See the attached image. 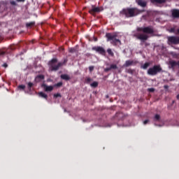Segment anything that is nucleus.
<instances>
[{"label":"nucleus","instance_id":"nucleus-1","mask_svg":"<svg viewBox=\"0 0 179 179\" xmlns=\"http://www.w3.org/2000/svg\"><path fill=\"white\" fill-rule=\"evenodd\" d=\"M137 31H143L144 33L136 32L133 35L137 40H141V43H145V41H148V38H149L148 34H153L155 33V30L151 27H138Z\"/></svg>","mask_w":179,"mask_h":179},{"label":"nucleus","instance_id":"nucleus-2","mask_svg":"<svg viewBox=\"0 0 179 179\" xmlns=\"http://www.w3.org/2000/svg\"><path fill=\"white\" fill-rule=\"evenodd\" d=\"M143 12H145V10H141L136 7H132L123 8L120 13V15L125 16V17L129 18L135 17V16H138V15H141V13H143Z\"/></svg>","mask_w":179,"mask_h":179},{"label":"nucleus","instance_id":"nucleus-3","mask_svg":"<svg viewBox=\"0 0 179 179\" xmlns=\"http://www.w3.org/2000/svg\"><path fill=\"white\" fill-rule=\"evenodd\" d=\"M57 62H58V59L57 58L52 59L49 62L48 65L50 66V71H51V72L58 71V69H59V68H61L62 65L66 63V60H64V62H59L57 65H55V64H57Z\"/></svg>","mask_w":179,"mask_h":179},{"label":"nucleus","instance_id":"nucleus-4","mask_svg":"<svg viewBox=\"0 0 179 179\" xmlns=\"http://www.w3.org/2000/svg\"><path fill=\"white\" fill-rule=\"evenodd\" d=\"M106 37L107 41H110V44L113 45H117L118 43L121 45V41L117 38V37H118V34H117V32L106 33Z\"/></svg>","mask_w":179,"mask_h":179},{"label":"nucleus","instance_id":"nucleus-5","mask_svg":"<svg viewBox=\"0 0 179 179\" xmlns=\"http://www.w3.org/2000/svg\"><path fill=\"white\" fill-rule=\"evenodd\" d=\"M162 71H163V69H162L160 65H155L148 70L147 73L150 76H156V75H157V73H160Z\"/></svg>","mask_w":179,"mask_h":179},{"label":"nucleus","instance_id":"nucleus-6","mask_svg":"<svg viewBox=\"0 0 179 179\" xmlns=\"http://www.w3.org/2000/svg\"><path fill=\"white\" fill-rule=\"evenodd\" d=\"M168 44L170 45V44H174L175 45H177V44H179V36H169L168 37Z\"/></svg>","mask_w":179,"mask_h":179},{"label":"nucleus","instance_id":"nucleus-7","mask_svg":"<svg viewBox=\"0 0 179 179\" xmlns=\"http://www.w3.org/2000/svg\"><path fill=\"white\" fill-rule=\"evenodd\" d=\"M92 50L94 51H96V52H99V54H101V55H106V50H104V48L102 47H93Z\"/></svg>","mask_w":179,"mask_h":179},{"label":"nucleus","instance_id":"nucleus-8","mask_svg":"<svg viewBox=\"0 0 179 179\" xmlns=\"http://www.w3.org/2000/svg\"><path fill=\"white\" fill-rule=\"evenodd\" d=\"M178 66V62H176L175 60H170L169 62V68L170 69H176V66Z\"/></svg>","mask_w":179,"mask_h":179},{"label":"nucleus","instance_id":"nucleus-9","mask_svg":"<svg viewBox=\"0 0 179 179\" xmlns=\"http://www.w3.org/2000/svg\"><path fill=\"white\" fill-rule=\"evenodd\" d=\"M136 3L141 8H146L148 6V2H146L145 0H136Z\"/></svg>","mask_w":179,"mask_h":179},{"label":"nucleus","instance_id":"nucleus-10","mask_svg":"<svg viewBox=\"0 0 179 179\" xmlns=\"http://www.w3.org/2000/svg\"><path fill=\"white\" fill-rule=\"evenodd\" d=\"M171 15H172V17H173V19H178L179 17V10L177 8H174L172 9L171 10Z\"/></svg>","mask_w":179,"mask_h":179},{"label":"nucleus","instance_id":"nucleus-11","mask_svg":"<svg viewBox=\"0 0 179 179\" xmlns=\"http://www.w3.org/2000/svg\"><path fill=\"white\" fill-rule=\"evenodd\" d=\"M99 12H100V8L94 7V6H92V8L89 10V13L91 15H94V13H99Z\"/></svg>","mask_w":179,"mask_h":179},{"label":"nucleus","instance_id":"nucleus-12","mask_svg":"<svg viewBox=\"0 0 179 179\" xmlns=\"http://www.w3.org/2000/svg\"><path fill=\"white\" fill-rule=\"evenodd\" d=\"M167 0H150L151 3H159L162 5V3H166Z\"/></svg>","mask_w":179,"mask_h":179},{"label":"nucleus","instance_id":"nucleus-13","mask_svg":"<svg viewBox=\"0 0 179 179\" xmlns=\"http://www.w3.org/2000/svg\"><path fill=\"white\" fill-rule=\"evenodd\" d=\"M134 64H136V62H134V60H127L124 66L128 67L131 66V65H134Z\"/></svg>","mask_w":179,"mask_h":179},{"label":"nucleus","instance_id":"nucleus-14","mask_svg":"<svg viewBox=\"0 0 179 179\" xmlns=\"http://www.w3.org/2000/svg\"><path fill=\"white\" fill-rule=\"evenodd\" d=\"M34 26H36V22L34 21L26 23V27L27 29H31Z\"/></svg>","mask_w":179,"mask_h":179},{"label":"nucleus","instance_id":"nucleus-15","mask_svg":"<svg viewBox=\"0 0 179 179\" xmlns=\"http://www.w3.org/2000/svg\"><path fill=\"white\" fill-rule=\"evenodd\" d=\"M34 86V83H31V82H29L27 83V89L29 90V92H33L34 88L33 87Z\"/></svg>","mask_w":179,"mask_h":179},{"label":"nucleus","instance_id":"nucleus-16","mask_svg":"<svg viewBox=\"0 0 179 179\" xmlns=\"http://www.w3.org/2000/svg\"><path fill=\"white\" fill-rule=\"evenodd\" d=\"M45 92H52L54 90V87L52 86H48V85H44Z\"/></svg>","mask_w":179,"mask_h":179},{"label":"nucleus","instance_id":"nucleus-17","mask_svg":"<svg viewBox=\"0 0 179 179\" xmlns=\"http://www.w3.org/2000/svg\"><path fill=\"white\" fill-rule=\"evenodd\" d=\"M39 97H42V99H45V100H47V99H48V95H47L45 93L41 92L38 93Z\"/></svg>","mask_w":179,"mask_h":179},{"label":"nucleus","instance_id":"nucleus-18","mask_svg":"<svg viewBox=\"0 0 179 179\" xmlns=\"http://www.w3.org/2000/svg\"><path fill=\"white\" fill-rule=\"evenodd\" d=\"M61 79H63V80H71V77H69V76H68V74H62L60 76Z\"/></svg>","mask_w":179,"mask_h":179},{"label":"nucleus","instance_id":"nucleus-19","mask_svg":"<svg viewBox=\"0 0 179 179\" xmlns=\"http://www.w3.org/2000/svg\"><path fill=\"white\" fill-rule=\"evenodd\" d=\"M44 80V75H38L35 78L36 82H40L41 80Z\"/></svg>","mask_w":179,"mask_h":179},{"label":"nucleus","instance_id":"nucleus-20","mask_svg":"<svg viewBox=\"0 0 179 179\" xmlns=\"http://www.w3.org/2000/svg\"><path fill=\"white\" fill-rule=\"evenodd\" d=\"M150 66V62H145L143 65L141 66L142 69H146L147 68H149Z\"/></svg>","mask_w":179,"mask_h":179},{"label":"nucleus","instance_id":"nucleus-21","mask_svg":"<svg viewBox=\"0 0 179 179\" xmlns=\"http://www.w3.org/2000/svg\"><path fill=\"white\" fill-rule=\"evenodd\" d=\"M107 52L108 55H110V57H114V52H113V50H111V49L108 48L107 50Z\"/></svg>","mask_w":179,"mask_h":179},{"label":"nucleus","instance_id":"nucleus-22","mask_svg":"<svg viewBox=\"0 0 179 179\" xmlns=\"http://www.w3.org/2000/svg\"><path fill=\"white\" fill-rule=\"evenodd\" d=\"M17 87H18V89L20 90H24L26 89V85H18Z\"/></svg>","mask_w":179,"mask_h":179},{"label":"nucleus","instance_id":"nucleus-23","mask_svg":"<svg viewBox=\"0 0 179 179\" xmlns=\"http://www.w3.org/2000/svg\"><path fill=\"white\" fill-rule=\"evenodd\" d=\"M154 121H160V115L156 114L154 117Z\"/></svg>","mask_w":179,"mask_h":179},{"label":"nucleus","instance_id":"nucleus-24","mask_svg":"<svg viewBox=\"0 0 179 179\" xmlns=\"http://www.w3.org/2000/svg\"><path fill=\"white\" fill-rule=\"evenodd\" d=\"M69 52H71V54H73V52H76V48H71L69 49Z\"/></svg>","mask_w":179,"mask_h":179},{"label":"nucleus","instance_id":"nucleus-25","mask_svg":"<svg viewBox=\"0 0 179 179\" xmlns=\"http://www.w3.org/2000/svg\"><path fill=\"white\" fill-rule=\"evenodd\" d=\"M99 86V83L94 81L92 83H91V87H97Z\"/></svg>","mask_w":179,"mask_h":179},{"label":"nucleus","instance_id":"nucleus-26","mask_svg":"<svg viewBox=\"0 0 179 179\" xmlns=\"http://www.w3.org/2000/svg\"><path fill=\"white\" fill-rule=\"evenodd\" d=\"M110 71L111 69H118V66H117V64H110Z\"/></svg>","mask_w":179,"mask_h":179},{"label":"nucleus","instance_id":"nucleus-27","mask_svg":"<svg viewBox=\"0 0 179 179\" xmlns=\"http://www.w3.org/2000/svg\"><path fill=\"white\" fill-rule=\"evenodd\" d=\"M126 72H127V73H130L131 75L134 74V70H132V69H127Z\"/></svg>","mask_w":179,"mask_h":179},{"label":"nucleus","instance_id":"nucleus-28","mask_svg":"<svg viewBox=\"0 0 179 179\" xmlns=\"http://www.w3.org/2000/svg\"><path fill=\"white\" fill-rule=\"evenodd\" d=\"M55 86L56 87H61V86H62V82L57 83V84L55 85Z\"/></svg>","mask_w":179,"mask_h":179},{"label":"nucleus","instance_id":"nucleus-29","mask_svg":"<svg viewBox=\"0 0 179 179\" xmlns=\"http://www.w3.org/2000/svg\"><path fill=\"white\" fill-rule=\"evenodd\" d=\"M10 5H12L13 6H17V3H15V1H10Z\"/></svg>","mask_w":179,"mask_h":179},{"label":"nucleus","instance_id":"nucleus-30","mask_svg":"<svg viewBox=\"0 0 179 179\" xmlns=\"http://www.w3.org/2000/svg\"><path fill=\"white\" fill-rule=\"evenodd\" d=\"M55 99H57L58 97H62V96L59 93H57L54 94Z\"/></svg>","mask_w":179,"mask_h":179},{"label":"nucleus","instance_id":"nucleus-31","mask_svg":"<svg viewBox=\"0 0 179 179\" xmlns=\"http://www.w3.org/2000/svg\"><path fill=\"white\" fill-rule=\"evenodd\" d=\"M94 69V66H90L89 67L90 72H93Z\"/></svg>","mask_w":179,"mask_h":179},{"label":"nucleus","instance_id":"nucleus-32","mask_svg":"<svg viewBox=\"0 0 179 179\" xmlns=\"http://www.w3.org/2000/svg\"><path fill=\"white\" fill-rule=\"evenodd\" d=\"M110 71H111V69H110V66H109V67H107V68H106V69H104V71H105V72H110Z\"/></svg>","mask_w":179,"mask_h":179},{"label":"nucleus","instance_id":"nucleus-33","mask_svg":"<svg viewBox=\"0 0 179 179\" xmlns=\"http://www.w3.org/2000/svg\"><path fill=\"white\" fill-rule=\"evenodd\" d=\"M148 92H150V93H153V92H155V88H148Z\"/></svg>","mask_w":179,"mask_h":179},{"label":"nucleus","instance_id":"nucleus-34","mask_svg":"<svg viewBox=\"0 0 179 179\" xmlns=\"http://www.w3.org/2000/svg\"><path fill=\"white\" fill-rule=\"evenodd\" d=\"M85 80H86V83H90V82H91V80H92V78H87Z\"/></svg>","mask_w":179,"mask_h":179},{"label":"nucleus","instance_id":"nucleus-35","mask_svg":"<svg viewBox=\"0 0 179 179\" xmlns=\"http://www.w3.org/2000/svg\"><path fill=\"white\" fill-rule=\"evenodd\" d=\"M3 68H8V64L6 63H4L3 65H2Z\"/></svg>","mask_w":179,"mask_h":179},{"label":"nucleus","instance_id":"nucleus-36","mask_svg":"<svg viewBox=\"0 0 179 179\" xmlns=\"http://www.w3.org/2000/svg\"><path fill=\"white\" fill-rule=\"evenodd\" d=\"M0 55H5V52L0 50Z\"/></svg>","mask_w":179,"mask_h":179},{"label":"nucleus","instance_id":"nucleus-37","mask_svg":"<svg viewBox=\"0 0 179 179\" xmlns=\"http://www.w3.org/2000/svg\"><path fill=\"white\" fill-rule=\"evenodd\" d=\"M148 122H149V120H146L143 122V124L146 125V124H148Z\"/></svg>","mask_w":179,"mask_h":179},{"label":"nucleus","instance_id":"nucleus-38","mask_svg":"<svg viewBox=\"0 0 179 179\" xmlns=\"http://www.w3.org/2000/svg\"><path fill=\"white\" fill-rule=\"evenodd\" d=\"M17 2H25L26 0H16Z\"/></svg>","mask_w":179,"mask_h":179},{"label":"nucleus","instance_id":"nucleus-39","mask_svg":"<svg viewBox=\"0 0 179 179\" xmlns=\"http://www.w3.org/2000/svg\"><path fill=\"white\" fill-rule=\"evenodd\" d=\"M171 31L174 32V28H171Z\"/></svg>","mask_w":179,"mask_h":179},{"label":"nucleus","instance_id":"nucleus-40","mask_svg":"<svg viewBox=\"0 0 179 179\" xmlns=\"http://www.w3.org/2000/svg\"><path fill=\"white\" fill-rule=\"evenodd\" d=\"M176 99H177L178 100H179V94H178V95L176 96Z\"/></svg>","mask_w":179,"mask_h":179},{"label":"nucleus","instance_id":"nucleus-41","mask_svg":"<svg viewBox=\"0 0 179 179\" xmlns=\"http://www.w3.org/2000/svg\"><path fill=\"white\" fill-rule=\"evenodd\" d=\"M168 87H169V86L164 85V89H167Z\"/></svg>","mask_w":179,"mask_h":179},{"label":"nucleus","instance_id":"nucleus-42","mask_svg":"<svg viewBox=\"0 0 179 179\" xmlns=\"http://www.w3.org/2000/svg\"><path fill=\"white\" fill-rule=\"evenodd\" d=\"M172 103H173V104H174V103H176V101H173Z\"/></svg>","mask_w":179,"mask_h":179},{"label":"nucleus","instance_id":"nucleus-43","mask_svg":"<svg viewBox=\"0 0 179 179\" xmlns=\"http://www.w3.org/2000/svg\"><path fill=\"white\" fill-rule=\"evenodd\" d=\"M107 99H108V95L106 96Z\"/></svg>","mask_w":179,"mask_h":179},{"label":"nucleus","instance_id":"nucleus-44","mask_svg":"<svg viewBox=\"0 0 179 179\" xmlns=\"http://www.w3.org/2000/svg\"><path fill=\"white\" fill-rule=\"evenodd\" d=\"M178 66H179V61H178Z\"/></svg>","mask_w":179,"mask_h":179}]
</instances>
